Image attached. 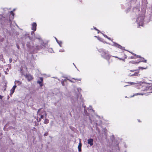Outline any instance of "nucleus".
Wrapping results in <instances>:
<instances>
[{
    "label": "nucleus",
    "mask_w": 152,
    "mask_h": 152,
    "mask_svg": "<svg viewBox=\"0 0 152 152\" xmlns=\"http://www.w3.org/2000/svg\"><path fill=\"white\" fill-rule=\"evenodd\" d=\"M103 34V35L104 36V37H106L108 39H110V38H109L107 36H106V35H104V34Z\"/></svg>",
    "instance_id": "5701e85b"
},
{
    "label": "nucleus",
    "mask_w": 152,
    "mask_h": 152,
    "mask_svg": "<svg viewBox=\"0 0 152 152\" xmlns=\"http://www.w3.org/2000/svg\"><path fill=\"white\" fill-rule=\"evenodd\" d=\"M143 94H140V93H137V94H134L133 95V96H131V97H133V96H136V95H143Z\"/></svg>",
    "instance_id": "412c9836"
},
{
    "label": "nucleus",
    "mask_w": 152,
    "mask_h": 152,
    "mask_svg": "<svg viewBox=\"0 0 152 152\" xmlns=\"http://www.w3.org/2000/svg\"><path fill=\"white\" fill-rule=\"evenodd\" d=\"M42 81H37V83L39 84L40 86H42Z\"/></svg>",
    "instance_id": "2eb2a0df"
},
{
    "label": "nucleus",
    "mask_w": 152,
    "mask_h": 152,
    "mask_svg": "<svg viewBox=\"0 0 152 152\" xmlns=\"http://www.w3.org/2000/svg\"><path fill=\"white\" fill-rule=\"evenodd\" d=\"M55 38L56 40V42H58V39H57L56 38V37Z\"/></svg>",
    "instance_id": "72a5a7b5"
},
{
    "label": "nucleus",
    "mask_w": 152,
    "mask_h": 152,
    "mask_svg": "<svg viewBox=\"0 0 152 152\" xmlns=\"http://www.w3.org/2000/svg\"><path fill=\"white\" fill-rule=\"evenodd\" d=\"M137 58H141V56H137Z\"/></svg>",
    "instance_id": "f704fd0d"
},
{
    "label": "nucleus",
    "mask_w": 152,
    "mask_h": 152,
    "mask_svg": "<svg viewBox=\"0 0 152 152\" xmlns=\"http://www.w3.org/2000/svg\"><path fill=\"white\" fill-rule=\"evenodd\" d=\"M48 133H45L44 134V136H46L48 135Z\"/></svg>",
    "instance_id": "bb28decb"
},
{
    "label": "nucleus",
    "mask_w": 152,
    "mask_h": 152,
    "mask_svg": "<svg viewBox=\"0 0 152 152\" xmlns=\"http://www.w3.org/2000/svg\"><path fill=\"white\" fill-rule=\"evenodd\" d=\"M82 145L80 142L79 144V145L78 146V150L79 151H80L81 150V147Z\"/></svg>",
    "instance_id": "f8f14e48"
},
{
    "label": "nucleus",
    "mask_w": 152,
    "mask_h": 152,
    "mask_svg": "<svg viewBox=\"0 0 152 152\" xmlns=\"http://www.w3.org/2000/svg\"><path fill=\"white\" fill-rule=\"evenodd\" d=\"M118 59H119V60H122L123 61H125V59H123V58H118Z\"/></svg>",
    "instance_id": "393cba45"
},
{
    "label": "nucleus",
    "mask_w": 152,
    "mask_h": 152,
    "mask_svg": "<svg viewBox=\"0 0 152 152\" xmlns=\"http://www.w3.org/2000/svg\"><path fill=\"white\" fill-rule=\"evenodd\" d=\"M59 51L61 52H64V50H59Z\"/></svg>",
    "instance_id": "a878e982"
},
{
    "label": "nucleus",
    "mask_w": 152,
    "mask_h": 152,
    "mask_svg": "<svg viewBox=\"0 0 152 152\" xmlns=\"http://www.w3.org/2000/svg\"><path fill=\"white\" fill-rule=\"evenodd\" d=\"M140 61L146 63L147 62V60L145 59L144 58H142L141 60Z\"/></svg>",
    "instance_id": "4468645a"
},
{
    "label": "nucleus",
    "mask_w": 152,
    "mask_h": 152,
    "mask_svg": "<svg viewBox=\"0 0 152 152\" xmlns=\"http://www.w3.org/2000/svg\"><path fill=\"white\" fill-rule=\"evenodd\" d=\"M94 29H95L96 30L98 31V33H99V30H98V29H97L96 28H94Z\"/></svg>",
    "instance_id": "cd10ccee"
},
{
    "label": "nucleus",
    "mask_w": 152,
    "mask_h": 152,
    "mask_svg": "<svg viewBox=\"0 0 152 152\" xmlns=\"http://www.w3.org/2000/svg\"><path fill=\"white\" fill-rule=\"evenodd\" d=\"M25 76L28 81H29L32 80L33 79L32 76L30 74H27L25 75Z\"/></svg>",
    "instance_id": "39448f33"
},
{
    "label": "nucleus",
    "mask_w": 152,
    "mask_h": 152,
    "mask_svg": "<svg viewBox=\"0 0 152 152\" xmlns=\"http://www.w3.org/2000/svg\"><path fill=\"white\" fill-rule=\"evenodd\" d=\"M73 64L74 65V66H75V64H74V63H73Z\"/></svg>",
    "instance_id": "37998d69"
},
{
    "label": "nucleus",
    "mask_w": 152,
    "mask_h": 152,
    "mask_svg": "<svg viewBox=\"0 0 152 152\" xmlns=\"http://www.w3.org/2000/svg\"><path fill=\"white\" fill-rule=\"evenodd\" d=\"M12 59L11 58L10 59L9 61L10 63H11L12 61Z\"/></svg>",
    "instance_id": "c756f323"
},
{
    "label": "nucleus",
    "mask_w": 152,
    "mask_h": 152,
    "mask_svg": "<svg viewBox=\"0 0 152 152\" xmlns=\"http://www.w3.org/2000/svg\"><path fill=\"white\" fill-rule=\"evenodd\" d=\"M130 58L131 59H135V58L134 57H130Z\"/></svg>",
    "instance_id": "2f4dec72"
},
{
    "label": "nucleus",
    "mask_w": 152,
    "mask_h": 152,
    "mask_svg": "<svg viewBox=\"0 0 152 152\" xmlns=\"http://www.w3.org/2000/svg\"><path fill=\"white\" fill-rule=\"evenodd\" d=\"M57 43L59 45L60 47H61V44H62V42L61 41H58V42H57Z\"/></svg>",
    "instance_id": "aec40b11"
},
{
    "label": "nucleus",
    "mask_w": 152,
    "mask_h": 152,
    "mask_svg": "<svg viewBox=\"0 0 152 152\" xmlns=\"http://www.w3.org/2000/svg\"><path fill=\"white\" fill-rule=\"evenodd\" d=\"M129 83L131 85H133L135 84V83H133V82H129Z\"/></svg>",
    "instance_id": "4be33fe9"
},
{
    "label": "nucleus",
    "mask_w": 152,
    "mask_h": 152,
    "mask_svg": "<svg viewBox=\"0 0 152 152\" xmlns=\"http://www.w3.org/2000/svg\"><path fill=\"white\" fill-rule=\"evenodd\" d=\"M141 85L143 87L144 90H148L150 89L152 90V86L150 83H147L143 82L141 83Z\"/></svg>",
    "instance_id": "f03ea898"
},
{
    "label": "nucleus",
    "mask_w": 152,
    "mask_h": 152,
    "mask_svg": "<svg viewBox=\"0 0 152 152\" xmlns=\"http://www.w3.org/2000/svg\"><path fill=\"white\" fill-rule=\"evenodd\" d=\"M10 25H11V23H12V21H11V20L10 19Z\"/></svg>",
    "instance_id": "473e14b6"
},
{
    "label": "nucleus",
    "mask_w": 152,
    "mask_h": 152,
    "mask_svg": "<svg viewBox=\"0 0 152 152\" xmlns=\"http://www.w3.org/2000/svg\"><path fill=\"white\" fill-rule=\"evenodd\" d=\"M113 45L114 46L121 49H124V48L122 47L121 45H119L118 44L115 43H114L113 44Z\"/></svg>",
    "instance_id": "423d86ee"
},
{
    "label": "nucleus",
    "mask_w": 152,
    "mask_h": 152,
    "mask_svg": "<svg viewBox=\"0 0 152 152\" xmlns=\"http://www.w3.org/2000/svg\"><path fill=\"white\" fill-rule=\"evenodd\" d=\"M147 68V67H145V68H143V67H139V69H146Z\"/></svg>",
    "instance_id": "a211bd4d"
},
{
    "label": "nucleus",
    "mask_w": 152,
    "mask_h": 152,
    "mask_svg": "<svg viewBox=\"0 0 152 152\" xmlns=\"http://www.w3.org/2000/svg\"><path fill=\"white\" fill-rule=\"evenodd\" d=\"M32 29L34 31L36 30L37 24L36 23H34L32 24Z\"/></svg>",
    "instance_id": "0eeeda50"
},
{
    "label": "nucleus",
    "mask_w": 152,
    "mask_h": 152,
    "mask_svg": "<svg viewBox=\"0 0 152 152\" xmlns=\"http://www.w3.org/2000/svg\"><path fill=\"white\" fill-rule=\"evenodd\" d=\"M140 62V61L135 62V61H131L129 62V63L130 64H129L130 65L131 63H132V64H137L139 63Z\"/></svg>",
    "instance_id": "9b49d317"
},
{
    "label": "nucleus",
    "mask_w": 152,
    "mask_h": 152,
    "mask_svg": "<svg viewBox=\"0 0 152 152\" xmlns=\"http://www.w3.org/2000/svg\"><path fill=\"white\" fill-rule=\"evenodd\" d=\"M16 86L15 85L12 88L11 90V94H13L16 88Z\"/></svg>",
    "instance_id": "1a4fd4ad"
},
{
    "label": "nucleus",
    "mask_w": 152,
    "mask_h": 152,
    "mask_svg": "<svg viewBox=\"0 0 152 152\" xmlns=\"http://www.w3.org/2000/svg\"><path fill=\"white\" fill-rule=\"evenodd\" d=\"M18 48H19V46H18Z\"/></svg>",
    "instance_id": "a19ab883"
},
{
    "label": "nucleus",
    "mask_w": 152,
    "mask_h": 152,
    "mask_svg": "<svg viewBox=\"0 0 152 152\" xmlns=\"http://www.w3.org/2000/svg\"><path fill=\"white\" fill-rule=\"evenodd\" d=\"M31 33H32H32L34 34V31H32V32H31Z\"/></svg>",
    "instance_id": "58836bf2"
},
{
    "label": "nucleus",
    "mask_w": 152,
    "mask_h": 152,
    "mask_svg": "<svg viewBox=\"0 0 152 152\" xmlns=\"http://www.w3.org/2000/svg\"><path fill=\"white\" fill-rule=\"evenodd\" d=\"M144 19V14L142 15H139L136 19V21L137 23L138 27L140 26H142L143 24Z\"/></svg>",
    "instance_id": "f257e3e1"
},
{
    "label": "nucleus",
    "mask_w": 152,
    "mask_h": 152,
    "mask_svg": "<svg viewBox=\"0 0 152 152\" xmlns=\"http://www.w3.org/2000/svg\"><path fill=\"white\" fill-rule=\"evenodd\" d=\"M40 80H41V81L43 82V78L42 77H40Z\"/></svg>",
    "instance_id": "7c9ffc66"
},
{
    "label": "nucleus",
    "mask_w": 152,
    "mask_h": 152,
    "mask_svg": "<svg viewBox=\"0 0 152 152\" xmlns=\"http://www.w3.org/2000/svg\"><path fill=\"white\" fill-rule=\"evenodd\" d=\"M36 38H37V39H40V37L39 36H38V37H36Z\"/></svg>",
    "instance_id": "c85d7f7f"
},
{
    "label": "nucleus",
    "mask_w": 152,
    "mask_h": 152,
    "mask_svg": "<svg viewBox=\"0 0 152 152\" xmlns=\"http://www.w3.org/2000/svg\"><path fill=\"white\" fill-rule=\"evenodd\" d=\"M3 18L2 15H0V20L2 19V18Z\"/></svg>",
    "instance_id": "b1692460"
},
{
    "label": "nucleus",
    "mask_w": 152,
    "mask_h": 152,
    "mask_svg": "<svg viewBox=\"0 0 152 152\" xmlns=\"http://www.w3.org/2000/svg\"><path fill=\"white\" fill-rule=\"evenodd\" d=\"M48 51L50 53H52L53 51V50L52 48H49Z\"/></svg>",
    "instance_id": "f3484780"
},
{
    "label": "nucleus",
    "mask_w": 152,
    "mask_h": 152,
    "mask_svg": "<svg viewBox=\"0 0 152 152\" xmlns=\"http://www.w3.org/2000/svg\"><path fill=\"white\" fill-rule=\"evenodd\" d=\"M46 116V115L45 114V111L43 110H41L39 109L38 110L37 112V117L40 116V118H43L44 116Z\"/></svg>",
    "instance_id": "20e7f679"
},
{
    "label": "nucleus",
    "mask_w": 152,
    "mask_h": 152,
    "mask_svg": "<svg viewBox=\"0 0 152 152\" xmlns=\"http://www.w3.org/2000/svg\"><path fill=\"white\" fill-rule=\"evenodd\" d=\"M3 97V96L1 95H0V99H2Z\"/></svg>",
    "instance_id": "c9c22d12"
},
{
    "label": "nucleus",
    "mask_w": 152,
    "mask_h": 152,
    "mask_svg": "<svg viewBox=\"0 0 152 152\" xmlns=\"http://www.w3.org/2000/svg\"><path fill=\"white\" fill-rule=\"evenodd\" d=\"M93 139H89L88 140V143L90 145L92 146L93 145Z\"/></svg>",
    "instance_id": "6e6552de"
},
{
    "label": "nucleus",
    "mask_w": 152,
    "mask_h": 152,
    "mask_svg": "<svg viewBox=\"0 0 152 152\" xmlns=\"http://www.w3.org/2000/svg\"><path fill=\"white\" fill-rule=\"evenodd\" d=\"M49 122V120L48 119H45L44 121V123L45 124H47Z\"/></svg>",
    "instance_id": "dca6fc26"
},
{
    "label": "nucleus",
    "mask_w": 152,
    "mask_h": 152,
    "mask_svg": "<svg viewBox=\"0 0 152 152\" xmlns=\"http://www.w3.org/2000/svg\"><path fill=\"white\" fill-rule=\"evenodd\" d=\"M138 121H139V122H140V120H138Z\"/></svg>",
    "instance_id": "79ce46f5"
},
{
    "label": "nucleus",
    "mask_w": 152,
    "mask_h": 152,
    "mask_svg": "<svg viewBox=\"0 0 152 152\" xmlns=\"http://www.w3.org/2000/svg\"><path fill=\"white\" fill-rule=\"evenodd\" d=\"M134 71H131V72H133Z\"/></svg>",
    "instance_id": "ea45409f"
},
{
    "label": "nucleus",
    "mask_w": 152,
    "mask_h": 152,
    "mask_svg": "<svg viewBox=\"0 0 152 152\" xmlns=\"http://www.w3.org/2000/svg\"><path fill=\"white\" fill-rule=\"evenodd\" d=\"M14 83L15 85H16V84H18V85H20L22 84V82L19 80H15Z\"/></svg>",
    "instance_id": "9d476101"
},
{
    "label": "nucleus",
    "mask_w": 152,
    "mask_h": 152,
    "mask_svg": "<svg viewBox=\"0 0 152 152\" xmlns=\"http://www.w3.org/2000/svg\"><path fill=\"white\" fill-rule=\"evenodd\" d=\"M129 76H139V75L138 74V73L137 72H135L134 74H133L132 75L129 74Z\"/></svg>",
    "instance_id": "ddd939ff"
},
{
    "label": "nucleus",
    "mask_w": 152,
    "mask_h": 152,
    "mask_svg": "<svg viewBox=\"0 0 152 152\" xmlns=\"http://www.w3.org/2000/svg\"><path fill=\"white\" fill-rule=\"evenodd\" d=\"M132 53L133 55H134V56H136V54H134V53Z\"/></svg>",
    "instance_id": "e433bc0d"
},
{
    "label": "nucleus",
    "mask_w": 152,
    "mask_h": 152,
    "mask_svg": "<svg viewBox=\"0 0 152 152\" xmlns=\"http://www.w3.org/2000/svg\"><path fill=\"white\" fill-rule=\"evenodd\" d=\"M101 56L107 60L109 59L110 56L108 52L105 50H102Z\"/></svg>",
    "instance_id": "7ed1b4c3"
},
{
    "label": "nucleus",
    "mask_w": 152,
    "mask_h": 152,
    "mask_svg": "<svg viewBox=\"0 0 152 152\" xmlns=\"http://www.w3.org/2000/svg\"><path fill=\"white\" fill-rule=\"evenodd\" d=\"M77 89H78V91H79V90H81L80 88H78Z\"/></svg>",
    "instance_id": "4c0bfd02"
},
{
    "label": "nucleus",
    "mask_w": 152,
    "mask_h": 152,
    "mask_svg": "<svg viewBox=\"0 0 152 152\" xmlns=\"http://www.w3.org/2000/svg\"><path fill=\"white\" fill-rule=\"evenodd\" d=\"M150 93H152V91H151V92H150Z\"/></svg>",
    "instance_id": "c03bdc74"
},
{
    "label": "nucleus",
    "mask_w": 152,
    "mask_h": 152,
    "mask_svg": "<svg viewBox=\"0 0 152 152\" xmlns=\"http://www.w3.org/2000/svg\"><path fill=\"white\" fill-rule=\"evenodd\" d=\"M10 13H11V15L12 16V19H13V16H14V14L13 12V11H11V12H10Z\"/></svg>",
    "instance_id": "6ab92c4d"
}]
</instances>
